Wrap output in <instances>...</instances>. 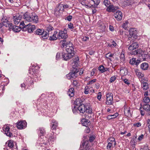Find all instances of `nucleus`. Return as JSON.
I'll return each instance as SVG.
<instances>
[{
    "label": "nucleus",
    "mask_w": 150,
    "mask_h": 150,
    "mask_svg": "<svg viewBox=\"0 0 150 150\" xmlns=\"http://www.w3.org/2000/svg\"><path fill=\"white\" fill-rule=\"evenodd\" d=\"M49 37V35L48 32L46 31H44V33L41 35V37L42 39H47Z\"/></svg>",
    "instance_id": "obj_29"
},
{
    "label": "nucleus",
    "mask_w": 150,
    "mask_h": 150,
    "mask_svg": "<svg viewBox=\"0 0 150 150\" xmlns=\"http://www.w3.org/2000/svg\"><path fill=\"white\" fill-rule=\"evenodd\" d=\"M142 86L143 89L144 90H147L149 88L148 84L146 82L142 84Z\"/></svg>",
    "instance_id": "obj_37"
},
{
    "label": "nucleus",
    "mask_w": 150,
    "mask_h": 150,
    "mask_svg": "<svg viewBox=\"0 0 150 150\" xmlns=\"http://www.w3.org/2000/svg\"><path fill=\"white\" fill-rule=\"evenodd\" d=\"M139 111L141 115L142 116L144 115V111H143L142 110H141V107L140 108Z\"/></svg>",
    "instance_id": "obj_63"
},
{
    "label": "nucleus",
    "mask_w": 150,
    "mask_h": 150,
    "mask_svg": "<svg viewBox=\"0 0 150 150\" xmlns=\"http://www.w3.org/2000/svg\"><path fill=\"white\" fill-rule=\"evenodd\" d=\"M110 141V142H116L115 141V139L113 137H110L109 139V141Z\"/></svg>",
    "instance_id": "obj_62"
},
{
    "label": "nucleus",
    "mask_w": 150,
    "mask_h": 150,
    "mask_svg": "<svg viewBox=\"0 0 150 150\" xmlns=\"http://www.w3.org/2000/svg\"><path fill=\"white\" fill-rule=\"evenodd\" d=\"M89 89L88 86L85 87L84 89V93L85 94H87L88 93Z\"/></svg>",
    "instance_id": "obj_52"
},
{
    "label": "nucleus",
    "mask_w": 150,
    "mask_h": 150,
    "mask_svg": "<svg viewBox=\"0 0 150 150\" xmlns=\"http://www.w3.org/2000/svg\"><path fill=\"white\" fill-rule=\"evenodd\" d=\"M72 18V17L71 16L69 15V16H67V17H66V18H65V19L66 20H67L68 21H71Z\"/></svg>",
    "instance_id": "obj_54"
},
{
    "label": "nucleus",
    "mask_w": 150,
    "mask_h": 150,
    "mask_svg": "<svg viewBox=\"0 0 150 150\" xmlns=\"http://www.w3.org/2000/svg\"><path fill=\"white\" fill-rule=\"evenodd\" d=\"M120 58L121 62L123 63L125 62L124 53L123 51L121 52Z\"/></svg>",
    "instance_id": "obj_36"
},
{
    "label": "nucleus",
    "mask_w": 150,
    "mask_h": 150,
    "mask_svg": "<svg viewBox=\"0 0 150 150\" xmlns=\"http://www.w3.org/2000/svg\"><path fill=\"white\" fill-rule=\"evenodd\" d=\"M61 7H62V10H63L64 8H67L69 7V6L67 5H65L64 6H63L62 4H60L58 7V8H57V10H58L59 9V11H60L61 10Z\"/></svg>",
    "instance_id": "obj_42"
},
{
    "label": "nucleus",
    "mask_w": 150,
    "mask_h": 150,
    "mask_svg": "<svg viewBox=\"0 0 150 150\" xmlns=\"http://www.w3.org/2000/svg\"><path fill=\"white\" fill-rule=\"evenodd\" d=\"M116 79V77L115 76H112L110 80V81L111 83L114 82Z\"/></svg>",
    "instance_id": "obj_56"
},
{
    "label": "nucleus",
    "mask_w": 150,
    "mask_h": 150,
    "mask_svg": "<svg viewBox=\"0 0 150 150\" xmlns=\"http://www.w3.org/2000/svg\"><path fill=\"white\" fill-rule=\"evenodd\" d=\"M98 69V70L101 71L102 73L107 71V68H105L102 65L99 66Z\"/></svg>",
    "instance_id": "obj_38"
},
{
    "label": "nucleus",
    "mask_w": 150,
    "mask_h": 150,
    "mask_svg": "<svg viewBox=\"0 0 150 150\" xmlns=\"http://www.w3.org/2000/svg\"><path fill=\"white\" fill-rule=\"evenodd\" d=\"M107 100L106 103L107 105L112 104L113 101V94L112 93H109L106 95Z\"/></svg>",
    "instance_id": "obj_5"
},
{
    "label": "nucleus",
    "mask_w": 150,
    "mask_h": 150,
    "mask_svg": "<svg viewBox=\"0 0 150 150\" xmlns=\"http://www.w3.org/2000/svg\"><path fill=\"white\" fill-rule=\"evenodd\" d=\"M129 34L131 37H133L135 39H137V31L134 28H130L129 30Z\"/></svg>",
    "instance_id": "obj_10"
},
{
    "label": "nucleus",
    "mask_w": 150,
    "mask_h": 150,
    "mask_svg": "<svg viewBox=\"0 0 150 150\" xmlns=\"http://www.w3.org/2000/svg\"><path fill=\"white\" fill-rule=\"evenodd\" d=\"M149 149L146 144L142 146L140 149V150H149Z\"/></svg>",
    "instance_id": "obj_45"
},
{
    "label": "nucleus",
    "mask_w": 150,
    "mask_h": 150,
    "mask_svg": "<svg viewBox=\"0 0 150 150\" xmlns=\"http://www.w3.org/2000/svg\"><path fill=\"white\" fill-rule=\"evenodd\" d=\"M78 84V83L77 81L76 80H74L73 83L72 85L73 86L75 87H77Z\"/></svg>",
    "instance_id": "obj_51"
},
{
    "label": "nucleus",
    "mask_w": 150,
    "mask_h": 150,
    "mask_svg": "<svg viewBox=\"0 0 150 150\" xmlns=\"http://www.w3.org/2000/svg\"><path fill=\"white\" fill-rule=\"evenodd\" d=\"M96 81V79H94L93 80H92L88 82L87 84L88 85H90L91 84H93Z\"/></svg>",
    "instance_id": "obj_55"
},
{
    "label": "nucleus",
    "mask_w": 150,
    "mask_h": 150,
    "mask_svg": "<svg viewBox=\"0 0 150 150\" xmlns=\"http://www.w3.org/2000/svg\"><path fill=\"white\" fill-rule=\"evenodd\" d=\"M120 73L123 75H126L128 74V71L127 68L122 67L121 68Z\"/></svg>",
    "instance_id": "obj_20"
},
{
    "label": "nucleus",
    "mask_w": 150,
    "mask_h": 150,
    "mask_svg": "<svg viewBox=\"0 0 150 150\" xmlns=\"http://www.w3.org/2000/svg\"><path fill=\"white\" fill-rule=\"evenodd\" d=\"M143 108L144 110L147 112L149 109H150V105L149 104H145L143 106Z\"/></svg>",
    "instance_id": "obj_41"
},
{
    "label": "nucleus",
    "mask_w": 150,
    "mask_h": 150,
    "mask_svg": "<svg viewBox=\"0 0 150 150\" xmlns=\"http://www.w3.org/2000/svg\"><path fill=\"white\" fill-rule=\"evenodd\" d=\"M141 124L140 122H138L137 123L134 124V126H136L137 127L141 126Z\"/></svg>",
    "instance_id": "obj_60"
},
{
    "label": "nucleus",
    "mask_w": 150,
    "mask_h": 150,
    "mask_svg": "<svg viewBox=\"0 0 150 150\" xmlns=\"http://www.w3.org/2000/svg\"><path fill=\"white\" fill-rule=\"evenodd\" d=\"M136 61V59L135 58H133L131 59H130L129 63L131 64H135Z\"/></svg>",
    "instance_id": "obj_50"
},
{
    "label": "nucleus",
    "mask_w": 150,
    "mask_h": 150,
    "mask_svg": "<svg viewBox=\"0 0 150 150\" xmlns=\"http://www.w3.org/2000/svg\"><path fill=\"white\" fill-rule=\"evenodd\" d=\"M44 31L43 29H38L35 31V34L38 35H42Z\"/></svg>",
    "instance_id": "obj_31"
},
{
    "label": "nucleus",
    "mask_w": 150,
    "mask_h": 150,
    "mask_svg": "<svg viewBox=\"0 0 150 150\" xmlns=\"http://www.w3.org/2000/svg\"><path fill=\"white\" fill-rule=\"evenodd\" d=\"M82 101L80 98H78L76 99L75 101H74V104L76 106H78L81 105L82 103Z\"/></svg>",
    "instance_id": "obj_27"
},
{
    "label": "nucleus",
    "mask_w": 150,
    "mask_h": 150,
    "mask_svg": "<svg viewBox=\"0 0 150 150\" xmlns=\"http://www.w3.org/2000/svg\"><path fill=\"white\" fill-rule=\"evenodd\" d=\"M67 37V33H65L62 31H60L57 35V38L60 39H63L65 40Z\"/></svg>",
    "instance_id": "obj_9"
},
{
    "label": "nucleus",
    "mask_w": 150,
    "mask_h": 150,
    "mask_svg": "<svg viewBox=\"0 0 150 150\" xmlns=\"http://www.w3.org/2000/svg\"><path fill=\"white\" fill-rule=\"evenodd\" d=\"M141 50L140 49H138L134 51H132L130 52L132 55H137L139 53H140Z\"/></svg>",
    "instance_id": "obj_34"
},
{
    "label": "nucleus",
    "mask_w": 150,
    "mask_h": 150,
    "mask_svg": "<svg viewBox=\"0 0 150 150\" xmlns=\"http://www.w3.org/2000/svg\"><path fill=\"white\" fill-rule=\"evenodd\" d=\"M128 21H126L123 23L122 25L123 28L126 30H127V25L128 24Z\"/></svg>",
    "instance_id": "obj_44"
},
{
    "label": "nucleus",
    "mask_w": 150,
    "mask_h": 150,
    "mask_svg": "<svg viewBox=\"0 0 150 150\" xmlns=\"http://www.w3.org/2000/svg\"><path fill=\"white\" fill-rule=\"evenodd\" d=\"M148 64L146 63H144L141 64V68L144 70H147L148 67Z\"/></svg>",
    "instance_id": "obj_26"
},
{
    "label": "nucleus",
    "mask_w": 150,
    "mask_h": 150,
    "mask_svg": "<svg viewBox=\"0 0 150 150\" xmlns=\"http://www.w3.org/2000/svg\"><path fill=\"white\" fill-rule=\"evenodd\" d=\"M135 72L136 75L139 78H142L144 76V74L140 72L139 70L137 69H135Z\"/></svg>",
    "instance_id": "obj_22"
},
{
    "label": "nucleus",
    "mask_w": 150,
    "mask_h": 150,
    "mask_svg": "<svg viewBox=\"0 0 150 150\" xmlns=\"http://www.w3.org/2000/svg\"><path fill=\"white\" fill-rule=\"evenodd\" d=\"M97 98L99 100H100L101 99V93L100 92H99L98 93V95L97 96Z\"/></svg>",
    "instance_id": "obj_61"
},
{
    "label": "nucleus",
    "mask_w": 150,
    "mask_h": 150,
    "mask_svg": "<svg viewBox=\"0 0 150 150\" xmlns=\"http://www.w3.org/2000/svg\"><path fill=\"white\" fill-rule=\"evenodd\" d=\"M79 70L76 67L74 68L67 75V77L68 79H71V78L76 77L77 76V73L78 72Z\"/></svg>",
    "instance_id": "obj_4"
},
{
    "label": "nucleus",
    "mask_w": 150,
    "mask_h": 150,
    "mask_svg": "<svg viewBox=\"0 0 150 150\" xmlns=\"http://www.w3.org/2000/svg\"><path fill=\"white\" fill-rule=\"evenodd\" d=\"M147 126L149 128V131L150 130V119H148L147 120Z\"/></svg>",
    "instance_id": "obj_58"
},
{
    "label": "nucleus",
    "mask_w": 150,
    "mask_h": 150,
    "mask_svg": "<svg viewBox=\"0 0 150 150\" xmlns=\"http://www.w3.org/2000/svg\"><path fill=\"white\" fill-rule=\"evenodd\" d=\"M96 137L93 136H90L89 137V141L92 142H93L95 139Z\"/></svg>",
    "instance_id": "obj_47"
},
{
    "label": "nucleus",
    "mask_w": 150,
    "mask_h": 150,
    "mask_svg": "<svg viewBox=\"0 0 150 150\" xmlns=\"http://www.w3.org/2000/svg\"><path fill=\"white\" fill-rule=\"evenodd\" d=\"M13 30L15 32H18L20 31L21 28L18 26L14 25Z\"/></svg>",
    "instance_id": "obj_39"
},
{
    "label": "nucleus",
    "mask_w": 150,
    "mask_h": 150,
    "mask_svg": "<svg viewBox=\"0 0 150 150\" xmlns=\"http://www.w3.org/2000/svg\"><path fill=\"white\" fill-rule=\"evenodd\" d=\"M81 123L83 126L86 127L90 124V121L85 118L81 120Z\"/></svg>",
    "instance_id": "obj_17"
},
{
    "label": "nucleus",
    "mask_w": 150,
    "mask_h": 150,
    "mask_svg": "<svg viewBox=\"0 0 150 150\" xmlns=\"http://www.w3.org/2000/svg\"><path fill=\"white\" fill-rule=\"evenodd\" d=\"M93 1L95 5L96 6L98 5L100 2V0H91Z\"/></svg>",
    "instance_id": "obj_49"
},
{
    "label": "nucleus",
    "mask_w": 150,
    "mask_h": 150,
    "mask_svg": "<svg viewBox=\"0 0 150 150\" xmlns=\"http://www.w3.org/2000/svg\"><path fill=\"white\" fill-rule=\"evenodd\" d=\"M3 129L5 131V134L7 136L9 137H11L13 136L12 133L10 132V127L7 125L4 126Z\"/></svg>",
    "instance_id": "obj_7"
},
{
    "label": "nucleus",
    "mask_w": 150,
    "mask_h": 150,
    "mask_svg": "<svg viewBox=\"0 0 150 150\" xmlns=\"http://www.w3.org/2000/svg\"><path fill=\"white\" fill-rule=\"evenodd\" d=\"M113 55V54H112L110 52H109L106 54L105 57L107 59H108L110 62H111L112 61V60L110 57H112Z\"/></svg>",
    "instance_id": "obj_30"
},
{
    "label": "nucleus",
    "mask_w": 150,
    "mask_h": 150,
    "mask_svg": "<svg viewBox=\"0 0 150 150\" xmlns=\"http://www.w3.org/2000/svg\"><path fill=\"white\" fill-rule=\"evenodd\" d=\"M8 146L10 148H12L13 146V142L11 140H9L8 142Z\"/></svg>",
    "instance_id": "obj_46"
},
{
    "label": "nucleus",
    "mask_w": 150,
    "mask_h": 150,
    "mask_svg": "<svg viewBox=\"0 0 150 150\" xmlns=\"http://www.w3.org/2000/svg\"><path fill=\"white\" fill-rule=\"evenodd\" d=\"M24 19L29 22H33L35 23H37L38 21V16L35 14L32 13L30 14L27 12L25 13L23 16Z\"/></svg>",
    "instance_id": "obj_2"
},
{
    "label": "nucleus",
    "mask_w": 150,
    "mask_h": 150,
    "mask_svg": "<svg viewBox=\"0 0 150 150\" xmlns=\"http://www.w3.org/2000/svg\"><path fill=\"white\" fill-rule=\"evenodd\" d=\"M139 46L137 43L134 42L130 45L128 48L130 50H132L138 48Z\"/></svg>",
    "instance_id": "obj_15"
},
{
    "label": "nucleus",
    "mask_w": 150,
    "mask_h": 150,
    "mask_svg": "<svg viewBox=\"0 0 150 150\" xmlns=\"http://www.w3.org/2000/svg\"><path fill=\"white\" fill-rule=\"evenodd\" d=\"M124 113L125 115L127 117H129L131 116L132 112L131 111L129 108L126 107L125 106H124Z\"/></svg>",
    "instance_id": "obj_14"
},
{
    "label": "nucleus",
    "mask_w": 150,
    "mask_h": 150,
    "mask_svg": "<svg viewBox=\"0 0 150 150\" xmlns=\"http://www.w3.org/2000/svg\"><path fill=\"white\" fill-rule=\"evenodd\" d=\"M103 4L107 7L110 4V2L109 0H104L103 1Z\"/></svg>",
    "instance_id": "obj_43"
},
{
    "label": "nucleus",
    "mask_w": 150,
    "mask_h": 150,
    "mask_svg": "<svg viewBox=\"0 0 150 150\" xmlns=\"http://www.w3.org/2000/svg\"><path fill=\"white\" fill-rule=\"evenodd\" d=\"M147 52H146V54L144 53V52H143V53H142L141 55V56H140V59L143 61L145 60L146 58H147L148 55L147 54Z\"/></svg>",
    "instance_id": "obj_28"
},
{
    "label": "nucleus",
    "mask_w": 150,
    "mask_h": 150,
    "mask_svg": "<svg viewBox=\"0 0 150 150\" xmlns=\"http://www.w3.org/2000/svg\"><path fill=\"white\" fill-rule=\"evenodd\" d=\"M27 123L25 121H20L18 122L17 127L18 128L21 129L26 127Z\"/></svg>",
    "instance_id": "obj_11"
},
{
    "label": "nucleus",
    "mask_w": 150,
    "mask_h": 150,
    "mask_svg": "<svg viewBox=\"0 0 150 150\" xmlns=\"http://www.w3.org/2000/svg\"><path fill=\"white\" fill-rule=\"evenodd\" d=\"M1 21L3 23V25L6 27H7L9 26V22L6 19H5L4 21V20L2 19L1 20Z\"/></svg>",
    "instance_id": "obj_33"
},
{
    "label": "nucleus",
    "mask_w": 150,
    "mask_h": 150,
    "mask_svg": "<svg viewBox=\"0 0 150 150\" xmlns=\"http://www.w3.org/2000/svg\"><path fill=\"white\" fill-rule=\"evenodd\" d=\"M79 59L78 57H76L74 58L73 59V62L72 63V66H74L75 67H77L78 65Z\"/></svg>",
    "instance_id": "obj_21"
},
{
    "label": "nucleus",
    "mask_w": 150,
    "mask_h": 150,
    "mask_svg": "<svg viewBox=\"0 0 150 150\" xmlns=\"http://www.w3.org/2000/svg\"><path fill=\"white\" fill-rule=\"evenodd\" d=\"M68 27L70 29H73L74 28L73 24L70 23L68 25Z\"/></svg>",
    "instance_id": "obj_59"
},
{
    "label": "nucleus",
    "mask_w": 150,
    "mask_h": 150,
    "mask_svg": "<svg viewBox=\"0 0 150 150\" xmlns=\"http://www.w3.org/2000/svg\"><path fill=\"white\" fill-rule=\"evenodd\" d=\"M58 126L57 122L55 120H53L52 121L51 124V129L52 130H55L56 127Z\"/></svg>",
    "instance_id": "obj_18"
},
{
    "label": "nucleus",
    "mask_w": 150,
    "mask_h": 150,
    "mask_svg": "<svg viewBox=\"0 0 150 150\" xmlns=\"http://www.w3.org/2000/svg\"><path fill=\"white\" fill-rule=\"evenodd\" d=\"M116 144V142H110L109 143L107 146V148L108 149H111L115 146Z\"/></svg>",
    "instance_id": "obj_19"
},
{
    "label": "nucleus",
    "mask_w": 150,
    "mask_h": 150,
    "mask_svg": "<svg viewBox=\"0 0 150 150\" xmlns=\"http://www.w3.org/2000/svg\"><path fill=\"white\" fill-rule=\"evenodd\" d=\"M118 115V114L117 113H116L113 115H109L108 116V118H110L112 116H115V117H114V118H115L116 117H117Z\"/></svg>",
    "instance_id": "obj_57"
},
{
    "label": "nucleus",
    "mask_w": 150,
    "mask_h": 150,
    "mask_svg": "<svg viewBox=\"0 0 150 150\" xmlns=\"http://www.w3.org/2000/svg\"><path fill=\"white\" fill-rule=\"evenodd\" d=\"M39 130L40 131V135H42L44 134L45 133V131L42 128H40L39 129Z\"/></svg>",
    "instance_id": "obj_53"
},
{
    "label": "nucleus",
    "mask_w": 150,
    "mask_h": 150,
    "mask_svg": "<svg viewBox=\"0 0 150 150\" xmlns=\"http://www.w3.org/2000/svg\"><path fill=\"white\" fill-rule=\"evenodd\" d=\"M20 28H23L24 30H27L29 33H32L36 28L35 25H32L30 23L28 24H25L24 21H22L20 23Z\"/></svg>",
    "instance_id": "obj_3"
},
{
    "label": "nucleus",
    "mask_w": 150,
    "mask_h": 150,
    "mask_svg": "<svg viewBox=\"0 0 150 150\" xmlns=\"http://www.w3.org/2000/svg\"><path fill=\"white\" fill-rule=\"evenodd\" d=\"M118 7L114 6L113 5H110L106 8V11L108 12H114L117 9Z\"/></svg>",
    "instance_id": "obj_12"
},
{
    "label": "nucleus",
    "mask_w": 150,
    "mask_h": 150,
    "mask_svg": "<svg viewBox=\"0 0 150 150\" xmlns=\"http://www.w3.org/2000/svg\"><path fill=\"white\" fill-rule=\"evenodd\" d=\"M22 18L21 15L18 16H14L13 17V19L14 22L16 25H18L20 22Z\"/></svg>",
    "instance_id": "obj_13"
},
{
    "label": "nucleus",
    "mask_w": 150,
    "mask_h": 150,
    "mask_svg": "<svg viewBox=\"0 0 150 150\" xmlns=\"http://www.w3.org/2000/svg\"><path fill=\"white\" fill-rule=\"evenodd\" d=\"M99 23L100 24V25L98 26L99 28L101 30L102 32L104 31L105 28V26L103 23L100 21L98 22V23L99 24Z\"/></svg>",
    "instance_id": "obj_24"
},
{
    "label": "nucleus",
    "mask_w": 150,
    "mask_h": 150,
    "mask_svg": "<svg viewBox=\"0 0 150 150\" xmlns=\"http://www.w3.org/2000/svg\"><path fill=\"white\" fill-rule=\"evenodd\" d=\"M57 33V31L54 32V33L52 36L49 37V39L50 40H56L57 37H56V34Z\"/></svg>",
    "instance_id": "obj_25"
},
{
    "label": "nucleus",
    "mask_w": 150,
    "mask_h": 150,
    "mask_svg": "<svg viewBox=\"0 0 150 150\" xmlns=\"http://www.w3.org/2000/svg\"><path fill=\"white\" fill-rule=\"evenodd\" d=\"M73 44L70 42L67 43L66 47H65L67 53H63L62 57L64 59L67 60L71 58L74 55V48Z\"/></svg>",
    "instance_id": "obj_1"
},
{
    "label": "nucleus",
    "mask_w": 150,
    "mask_h": 150,
    "mask_svg": "<svg viewBox=\"0 0 150 150\" xmlns=\"http://www.w3.org/2000/svg\"><path fill=\"white\" fill-rule=\"evenodd\" d=\"M114 16V17L118 21H120L122 19V13L120 11H117V12L115 13Z\"/></svg>",
    "instance_id": "obj_8"
},
{
    "label": "nucleus",
    "mask_w": 150,
    "mask_h": 150,
    "mask_svg": "<svg viewBox=\"0 0 150 150\" xmlns=\"http://www.w3.org/2000/svg\"><path fill=\"white\" fill-rule=\"evenodd\" d=\"M150 101V99L149 98L147 97H145L144 98L143 102L144 103L146 104H147L149 103Z\"/></svg>",
    "instance_id": "obj_40"
},
{
    "label": "nucleus",
    "mask_w": 150,
    "mask_h": 150,
    "mask_svg": "<svg viewBox=\"0 0 150 150\" xmlns=\"http://www.w3.org/2000/svg\"><path fill=\"white\" fill-rule=\"evenodd\" d=\"M78 110L80 113H83L85 112L86 106L83 104H81L78 108Z\"/></svg>",
    "instance_id": "obj_16"
},
{
    "label": "nucleus",
    "mask_w": 150,
    "mask_h": 150,
    "mask_svg": "<svg viewBox=\"0 0 150 150\" xmlns=\"http://www.w3.org/2000/svg\"><path fill=\"white\" fill-rule=\"evenodd\" d=\"M89 142L88 141L84 142L81 145V148L82 149V150H89L91 148L90 144H89Z\"/></svg>",
    "instance_id": "obj_6"
},
{
    "label": "nucleus",
    "mask_w": 150,
    "mask_h": 150,
    "mask_svg": "<svg viewBox=\"0 0 150 150\" xmlns=\"http://www.w3.org/2000/svg\"><path fill=\"white\" fill-rule=\"evenodd\" d=\"M66 42V41L65 40H61L60 42V44L61 45V46L62 48L64 47L65 46H66L67 43L69 41L67 42L66 43L65 42Z\"/></svg>",
    "instance_id": "obj_35"
},
{
    "label": "nucleus",
    "mask_w": 150,
    "mask_h": 150,
    "mask_svg": "<svg viewBox=\"0 0 150 150\" xmlns=\"http://www.w3.org/2000/svg\"><path fill=\"white\" fill-rule=\"evenodd\" d=\"M63 53H57L56 56V59L57 60L59 59L61 57V56H62V54Z\"/></svg>",
    "instance_id": "obj_48"
},
{
    "label": "nucleus",
    "mask_w": 150,
    "mask_h": 150,
    "mask_svg": "<svg viewBox=\"0 0 150 150\" xmlns=\"http://www.w3.org/2000/svg\"><path fill=\"white\" fill-rule=\"evenodd\" d=\"M54 28L50 26L48 28L47 30H48V32H49L50 31L52 30Z\"/></svg>",
    "instance_id": "obj_64"
},
{
    "label": "nucleus",
    "mask_w": 150,
    "mask_h": 150,
    "mask_svg": "<svg viewBox=\"0 0 150 150\" xmlns=\"http://www.w3.org/2000/svg\"><path fill=\"white\" fill-rule=\"evenodd\" d=\"M74 88H70L67 92V94L69 96L71 97H73L74 95Z\"/></svg>",
    "instance_id": "obj_23"
},
{
    "label": "nucleus",
    "mask_w": 150,
    "mask_h": 150,
    "mask_svg": "<svg viewBox=\"0 0 150 150\" xmlns=\"http://www.w3.org/2000/svg\"><path fill=\"white\" fill-rule=\"evenodd\" d=\"M85 112L87 113L91 114L92 113V109L88 106H86Z\"/></svg>",
    "instance_id": "obj_32"
}]
</instances>
